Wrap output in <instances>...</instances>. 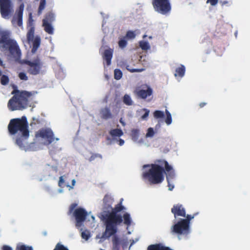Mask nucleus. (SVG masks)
<instances>
[{"instance_id":"nucleus-12","label":"nucleus","mask_w":250,"mask_h":250,"mask_svg":"<svg viewBox=\"0 0 250 250\" xmlns=\"http://www.w3.org/2000/svg\"><path fill=\"white\" fill-rule=\"evenodd\" d=\"M4 48L8 49L10 54L14 58H20L21 57V50L17 42L14 40H13L11 42H10Z\"/></svg>"},{"instance_id":"nucleus-21","label":"nucleus","mask_w":250,"mask_h":250,"mask_svg":"<svg viewBox=\"0 0 250 250\" xmlns=\"http://www.w3.org/2000/svg\"><path fill=\"white\" fill-rule=\"evenodd\" d=\"M42 26L44 27V31L49 34H53L54 33V29L50 23L42 22Z\"/></svg>"},{"instance_id":"nucleus-45","label":"nucleus","mask_w":250,"mask_h":250,"mask_svg":"<svg viewBox=\"0 0 250 250\" xmlns=\"http://www.w3.org/2000/svg\"><path fill=\"white\" fill-rule=\"evenodd\" d=\"M186 219H183V220H186L187 221L188 224L189 226V222L190 221L194 218V216H191V215H186Z\"/></svg>"},{"instance_id":"nucleus-52","label":"nucleus","mask_w":250,"mask_h":250,"mask_svg":"<svg viewBox=\"0 0 250 250\" xmlns=\"http://www.w3.org/2000/svg\"><path fill=\"white\" fill-rule=\"evenodd\" d=\"M118 141H119V145L121 146H123L125 143L124 140L122 139H120Z\"/></svg>"},{"instance_id":"nucleus-24","label":"nucleus","mask_w":250,"mask_h":250,"mask_svg":"<svg viewBox=\"0 0 250 250\" xmlns=\"http://www.w3.org/2000/svg\"><path fill=\"white\" fill-rule=\"evenodd\" d=\"M115 234L113 235L112 237L113 248L114 250H118L120 246V240L119 238Z\"/></svg>"},{"instance_id":"nucleus-10","label":"nucleus","mask_w":250,"mask_h":250,"mask_svg":"<svg viewBox=\"0 0 250 250\" xmlns=\"http://www.w3.org/2000/svg\"><path fill=\"white\" fill-rule=\"evenodd\" d=\"M73 214L76 220V227H81L87 216V211L84 208H79L75 209Z\"/></svg>"},{"instance_id":"nucleus-31","label":"nucleus","mask_w":250,"mask_h":250,"mask_svg":"<svg viewBox=\"0 0 250 250\" xmlns=\"http://www.w3.org/2000/svg\"><path fill=\"white\" fill-rule=\"evenodd\" d=\"M123 102L124 103V104L127 105H130L132 104V101L131 100L130 97L127 94H125L124 96Z\"/></svg>"},{"instance_id":"nucleus-35","label":"nucleus","mask_w":250,"mask_h":250,"mask_svg":"<svg viewBox=\"0 0 250 250\" xmlns=\"http://www.w3.org/2000/svg\"><path fill=\"white\" fill-rule=\"evenodd\" d=\"M166 113L167 115V118L166 119L165 122L167 125H169L172 122L171 115L170 112L167 110H166Z\"/></svg>"},{"instance_id":"nucleus-43","label":"nucleus","mask_w":250,"mask_h":250,"mask_svg":"<svg viewBox=\"0 0 250 250\" xmlns=\"http://www.w3.org/2000/svg\"><path fill=\"white\" fill-rule=\"evenodd\" d=\"M41 123V121L38 119H37L35 117L32 118V121L31 122L30 125L32 126L33 125H36L37 124H39Z\"/></svg>"},{"instance_id":"nucleus-15","label":"nucleus","mask_w":250,"mask_h":250,"mask_svg":"<svg viewBox=\"0 0 250 250\" xmlns=\"http://www.w3.org/2000/svg\"><path fill=\"white\" fill-rule=\"evenodd\" d=\"M145 88L146 89H138L136 91V95L139 98L145 99L152 94V89L149 86L145 85L144 88Z\"/></svg>"},{"instance_id":"nucleus-47","label":"nucleus","mask_w":250,"mask_h":250,"mask_svg":"<svg viewBox=\"0 0 250 250\" xmlns=\"http://www.w3.org/2000/svg\"><path fill=\"white\" fill-rule=\"evenodd\" d=\"M64 183V180L63 178V176H61L59 178V181L58 183V185L60 187H62V185Z\"/></svg>"},{"instance_id":"nucleus-8","label":"nucleus","mask_w":250,"mask_h":250,"mask_svg":"<svg viewBox=\"0 0 250 250\" xmlns=\"http://www.w3.org/2000/svg\"><path fill=\"white\" fill-rule=\"evenodd\" d=\"M161 165H165V169L167 172L166 178L167 182L168 189L172 190L174 188L173 184L171 183L170 180L175 177L174 171L172 166L169 165L168 162L166 160H160L158 161Z\"/></svg>"},{"instance_id":"nucleus-27","label":"nucleus","mask_w":250,"mask_h":250,"mask_svg":"<svg viewBox=\"0 0 250 250\" xmlns=\"http://www.w3.org/2000/svg\"><path fill=\"white\" fill-rule=\"evenodd\" d=\"M139 130L137 129H133L132 130L131 132V136L132 139L134 141H136L139 138Z\"/></svg>"},{"instance_id":"nucleus-37","label":"nucleus","mask_w":250,"mask_h":250,"mask_svg":"<svg viewBox=\"0 0 250 250\" xmlns=\"http://www.w3.org/2000/svg\"><path fill=\"white\" fill-rule=\"evenodd\" d=\"M126 69H127V70H128L129 72H130L131 73L141 72H142V71H144L145 70V68H137V69H136V68H130L129 67V65H127L126 66Z\"/></svg>"},{"instance_id":"nucleus-49","label":"nucleus","mask_w":250,"mask_h":250,"mask_svg":"<svg viewBox=\"0 0 250 250\" xmlns=\"http://www.w3.org/2000/svg\"><path fill=\"white\" fill-rule=\"evenodd\" d=\"M145 110V114L142 115V118L143 119H146L148 116V115H149V111L146 109H144Z\"/></svg>"},{"instance_id":"nucleus-13","label":"nucleus","mask_w":250,"mask_h":250,"mask_svg":"<svg viewBox=\"0 0 250 250\" xmlns=\"http://www.w3.org/2000/svg\"><path fill=\"white\" fill-rule=\"evenodd\" d=\"M13 40L10 38V33L6 31H0V47L4 48Z\"/></svg>"},{"instance_id":"nucleus-48","label":"nucleus","mask_w":250,"mask_h":250,"mask_svg":"<svg viewBox=\"0 0 250 250\" xmlns=\"http://www.w3.org/2000/svg\"><path fill=\"white\" fill-rule=\"evenodd\" d=\"M77 204L76 203H73L71 205L69 209V213L70 214L74 209V208L77 207Z\"/></svg>"},{"instance_id":"nucleus-26","label":"nucleus","mask_w":250,"mask_h":250,"mask_svg":"<svg viewBox=\"0 0 250 250\" xmlns=\"http://www.w3.org/2000/svg\"><path fill=\"white\" fill-rule=\"evenodd\" d=\"M54 15L52 13H48L46 14L45 18L42 20V22L51 23L54 21Z\"/></svg>"},{"instance_id":"nucleus-28","label":"nucleus","mask_w":250,"mask_h":250,"mask_svg":"<svg viewBox=\"0 0 250 250\" xmlns=\"http://www.w3.org/2000/svg\"><path fill=\"white\" fill-rule=\"evenodd\" d=\"M34 22V21L33 19L32 13H30L29 14L28 20L27 22V28H30V27H35Z\"/></svg>"},{"instance_id":"nucleus-56","label":"nucleus","mask_w":250,"mask_h":250,"mask_svg":"<svg viewBox=\"0 0 250 250\" xmlns=\"http://www.w3.org/2000/svg\"><path fill=\"white\" fill-rule=\"evenodd\" d=\"M120 122L122 124V125L123 126L125 125V123L124 121H123L122 119H121L120 120Z\"/></svg>"},{"instance_id":"nucleus-53","label":"nucleus","mask_w":250,"mask_h":250,"mask_svg":"<svg viewBox=\"0 0 250 250\" xmlns=\"http://www.w3.org/2000/svg\"><path fill=\"white\" fill-rule=\"evenodd\" d=\"M206 104H207V103H205V102L201 103L199 104V106H200V108H202V107H203L204 106H205Z\"/></svg>"},{"instance_id":"nucleus-19","label":"nucleus","mask_w":250,"mask_h":250,"mask_svg":"<svg viewBox=\"0 0 250 250\" xmlns=\"http://www.w3.org/2000/svg\"><path fill=\"white\" fill-rule=\"evenodd\" d=\"M100 113L101 114V118L103 119L107 120L112 118V114L110 112V110L107 107L101 109Z\"/></svg>"},{"instance_id":"nucleus-22","label":"nucleus","mask_w":250,"mask_h":250,"mask_svg":"<svg viewBox=\"0 0 250 250\" xmlns=\"http://www.w3.org/2000/svg\"><path fill=\"white\" fill-rule=\"evenodd\" d=\"M110 135L113 138L115 137H121L123 135V132L121 129L116 128L111 129L109 131Z\"/></svg>"},{"instance_id":"nucleus-9","label":"nucleus","mask_w":250,"mask_h":250,"mask_svg":"<svg viewBox=\"0 0 250 250\" xmlns=\"http://www.w3.org/2000/svg\"><path fill=\"white\" fill-rule=\"evenodd\" d=\"M35 137L45 139L47 145L50 144L55 139L52 130L49 128L40 129L36 133Z\"/></svg>"},{"instance_id":"nucleus-40","label":"nucleus","mask_w":250,"mask_h":250,"mask_svg":"<svg viewBox=\"0 0 250 250\" xmlns=\"http://www.w3.org/2000/svg\"><path fill=\"white\" fill-rule=\"evenodd\" d=\"M140 46L143 50H147L149 48L148 43L146 42H140Z\"/></svg>"},{"instance_id":"nucleus-39","label":"nucleus","mask_w":250,"mask_h":250,"mask_svg":"<svg viewBox=\"0 0 250 250\" xmlns=\"http://www.w3.org/2000/svg\"><path fill=\"white\" fill-rule=\"evenodd\" d=\"M53 250H69L66 247H65L64 245L61 244L60 243H58L56 244L54 249Z\"/></svg>"},{"instance_id":"nucleus-14","label":"nucleus","mask_w":250,"mask_h":250,"mask_svg":"<svg viewBox=\"0 0 250 250\" xmlns=\"http://www.w3.org/2000/svg\"><path fill=\"white\" fill-rule=\"evenodd\" d=\"M171 211L174 214L175 219L178 216L186 217V210L181 204L174 205Z\"/></svg>"},{"instance_id":"nucleus-55","label":"nucleus","mask_w":250,"mask_h":250,"mask_svg":"<svg viewBox=\"0 0 250 250\" xmlns=\"http://www.w3.org/2000/svg\"><path fill=\"white\" fill-rule=\"evenodd\" d=\"M75 182H76L75 180V179H73V180H72V187H70V188H73V186L75 185Z\"/></svg>"},{"instance_id":"nucleus-51","label":"nucleus","mask_w":250,"mask_h":250,"mask_svg":"<svg viewBox=\"0 0 250 250\" xmlns=\"http://www.w3.org/2000/svg\"><path fill=\"white\" fill-rule=\"evenodd\" d=\"M2 250H12V249L8 246H4L2 247Z\"/></svg>"},{"instance_id":"nucleus-4","label":"nucleus","mask_w":250,"mask_h":250,"mask_svg":"<svg viewBox=\"0 0 250 250\" xmlns=\"http://www.w3.org/2000/svg\"><path fill=\"white\" fill-rule=\"evenodd\" d=\"M8 130L10 135L18 133L25 138H29V131L26 118L22 116L21 118L11 119L8 125Z\"/></svg>"},{"instance_id":"nucleus-57","label":"nucleus","mask_w":250,"mask_h":250,"mask_svg":"<svg viewBox=\"0 0 250 250\" xmlns=\"http://www.w3.org/2000/svg\"><path fill=\"white\" fill-rule=\"evenodd\" d=\"M2 61L0 59V65H2Z\"/></svg>"},{"instance_id":"nucleus-16","label":"nucleus","mask_w":250,"mask_h":250,"mask_svg":"<svg viewBox=\"0 0 250 250\" xmlns=\"http://www.w3.org/2000/svg\"><path fill=\"white\" fill-rule=\"evenodd\" d=\"M24 9L23 4H21L20 6L19 10L17 11V17H14L12 21L13 24H14L16 21L17 25L21 27L22 25V16Z\"/></svg>"},{"instance_id":"nucleus-6","label":"nucleus","mask_w":250,"mask_h":250,"mask_svg":"<svg viewBox=\"0 0 250 250\" xmlns=\"http://www.w3.org/2000/svg\"><path fill=\"white\" fill-rule=\"evenodd\" d=\"M24 63L29 66L27 71L30 74L37 75L40 73L43 63L39 59H35L33 61L26 60Z\"/></svg>"},{"instance_id":"nucleus-38","label":"nucleus","mask_w":250,"mask_h":250,"mask_svg":"<svg viewBox=\"0 0 250 250\" xmlns=\"http://www.w3.org/2000/svg\"><path fill=\"white\" fill-rule=\"evenodd\" d=\"M119 46L121 48H125L127 45V41L125 40V37L121 39L118 42Z\"/></svg>"},{"instance_id":"nucleus-33","label":"nucleus","mask_w":250,"mask_h":250,"mask_svg":"<svg viewBox=\"0 0 250 250\" xmlns=\"http://www.w3.org/2000/svg\"><path fill=\"white\" fill-rule=\"evenodd\" d=\"M154 117L156 119L163 118L165 117L163 111L160 110H156L153 113Z\"/></svg>"},{"instance_id":"nucleus-29","label":"nucleus","mask_w":250,"mask_h":250,"mask_svg":"<svg viewBox=\"0 0 250 250\" xmlns=\"http://www.w3.org/2000/svg\"><path fill=\"white\" fill-rule=\"evenodd\" d=\"M15 250H33L32 247L27 246L25 245L18 244Z\"/></svg>"},{"instance_id":"nucleus-23","label":"nucleus","mask_w":250,"mask_h":250,"mask_svg":"<svg viewBox=\"0 0 250 250\" xmlns=\"http://www.w3.org/2000/svg\"><path fill=\"white\" fill-rule=\"evenodd\" d=\"M185 67L183 65H181L180 67L176 69L174 74L175 76L183 77L185 73Z\"/></svg>"},{"instance_id":"nucleus-25","label":"nucleus","mask_w":250,"mask_h":250,"mask_svg":"<svg viewBox=\"0 0 250 250\" xmlns=\"http://www.w3.org/2000/svg\"><path fill=\"white\" fill-rule=\"evenodd\" d=\"M28 31L27 33V40L29 42L33 40L34 37L35 27H30V28H27Z\"/></svg>"},{"instance_id":"nucleus-42","label":"nucleus","mask_w":250,"mask_h":250,"mask_svg":"<svg viewBox=\"0 0 250 250\" xmlns=\"http://www.w3.org/2000/svg\"><path fill=\"white\" fill-rule=\"evenodd\" d=\"M19 77L21 80L27 81L28 80V77L24 72H20L19 74Z\"/></svg>"},{"instance_id":"nucleus-20","label":"nucleus","mask_w":250,"mask_h":250,"mask_svg":"<svg viewBox=\"0 0 250 250\" xmlns=\"http://www.w3.org/2000/svg\"><path fill=\"white\" fill-rule=\"evenodd\" d=\"M33 41V47L32 48V52L35 53L41 44V38L39 36H36Z\"/></svg>"},{"instance_id":"nucleus-50","label":"nucleus","mask_w":250,"mask_h":250,"mask_svg":"<svg viewBox=\"0 0 250 250\" xmlns=\"http://www.w3.org/2000/svg\"><path fill=\"white\" fill-rule=\"evenodd\" d=\"M97 157H101V156L99 154H93L90 157L89 160H90V161H92V160H94Z\"/></svg>"},{"instance_id":"nucleus-1","label":"nucleus","mask_w":250,"mask_h":250,"mask_svg":"<svg viewBox=\"0 0 250 250\" xmlns=\"http://www.w3.org/2000/svg\"><path fill=\"white\" fill-rule=\"evenodd\" d=\"M104 208L107 211L103 210L99 217L104 223L105 229L103 233V238H109L118 231V226L124 224L129 227L131 224V218L129 213L125 212L123 216L118 213L125 208L122 202L118 204L114 208L111 207L112 200L110 196L105 195L103 199Z\"/></svg>"},{"instance_id":"nucleus-54","label":"nucleus","mask_w":250,"mask_h":250,"mask_svg":"<svg viewBox=\"0 0 250 250\" xmlns=\"http://www.w3.org/2000/svg\"><path fill=\"white\" fill-rule=\"evenodd\" d=\"M220 2L222 5H224L228 3V1L227 0L221 1Z\"/></svg>"},{"instance_id":"nucleus-46","label":"nucleus","mask_w":250,"mask_h":250,"mask_svg":"<svg viewBox=\"0 0 250 250\" xmlns=\"http://www.w3.org/2000/svg\"><path fill=\"white\" fill-rule=\"evenodd\" d=\"M218 2V0H207V3H210L211 6L216 5Z\"/></svg>"},{"instance_id":"nucleus-44","label":"nucleus","mask_w":250,"mask_h":250,"mask_svg":"<svg viewBox=\"0 0 250 250\" xmlns=\"http://www.w3.org/2000/svg\"><path fill=\"white\" fill-rule=\"evenodd\" d=\"M81 236L83 239H84L86 240H88L90 237V235L88 232L86 233L84 231L82 232Z\"/></svg>"},{"instance_id":"nucleus-3","label":"nucleus","mask_w":250,"mask_h":250,"mask_svg":"<svg viewBox=\"0 0 250 250\" xmlns=\"http://www.w3.org/2000/svg\"><path fill=\"white\" fill-rule=\"evenodd\" d=\"M164 160L159 159L155 161V164L145 165L144 167H150V169L143 174L144 178L148 180L151 184L156 185L161 183L164 180V173H167L165 165H161L158 161Z\"/></svg>"},{"instance_id":"nucleus-18","label":"nucleus","mask_w":250,"mask_h":250,"mask_svg":"<svg viewBox=\"0 0 250 250\" xmlns=\"http://www.w3.org/2000/svg\"><path fill=\"white\" fill-rule=\"evenodd\" d=\"M113 53V50L111 48L105 50L103 53V59L106 61V65L108 66L110 65L111 64V61L112 58Z\"/></svg>"},{"instance_id":"nucleus-58","label":"nucleus","mask_w":250,"mask_h":250,"mask_svg":"<svg viewBox=\"0 0 250 250\" xmlns=\"http://www.w3.org/2000/svg\"><path fill=\"white\" fill-rule=\"evenodd\" d=\"M56 140L58 141L59 140V139L58 138H56Z\"/></svg>"},{"instance_id":"nucleus-32","label":"nucleus","mask_w":250,"mask_h":250,"mask_svg":"<svg viewBox=\"0 0 250 250\" xmlns=\"http://www.w3.org/2000/svg\"><path fill=\"white\" fill-rule=\"evenodd\" d=\"M46 5V0H41L40 2L39 7L38 8V14L40 15L42 10L44 9Z\"/></svg>"},{"instance_id":"nucleus-30","label":"nucleus","mask_w":250,"mask_h":250,"mask_svg":"<svg viewBox=\"0 0 250 250\" xmlns=\"http://www.w3.org/2000/svg\"><path fill=\"white\" fill-rule=\"evenodd\" d=\"M114 79L119 80L121 79L123 76L122 72L119 69H115L114 70Z\"/></svg>"},{"instance_id":"nucleus-36","label":"nucleus","mask_w":250,"mask_h":250,"mask_svg":"<svg viewBox=\"0 0 250 250\" xmlns=\"http://www.w3.org/2000/svg\"><path fill=\"white\" fill-rule=\"evenodd\" d=\"M136 34L135 32L133 31H128L126 32L125 37V38H126L127 39H133L135 38Z\"/></svg>"},{"instance_id":"nucleus-7","label":"nucleus","mask_w":250,"mask_h":250,"mask_svg":"<svg viewBox=\"0 0 250 250\" xmlns=\"http://www.w3.org/2000/svg\"><path fill=\"white\" fill-rule=\"evenodd\" d=\"M13 8L11 0H0V12L3 18H9L13 11Z\"/></svg>"},{"instance_id":"nucleus-11","label":"nucleus","mask_w":250,"mask_h":250,"mask_svg":"<svg viewBox=\"0 0 250 250\" xmlns=\"http://www.w3.org/2000/svg\"><path fill=\"white\" fill-rule=\"evenodd\" d=\"M186 220L181 219L173 226L172 231L177 234L187 233L189 231V226Z\"/></svg>"},{"instance_id":"nucleus-17","label":"nucleus","mask_w":250,"mask_h":250,"mask_svg":"<svg viewBox=\"0 0 250 250\" xmlns=\"http://www.w3.org/2000/svg\"><path fill=\"white\" fill-rule=\"evenodd\" d=\"M28 138L23 137L22 135L17 137L16 139V144L22 150L27 151L28 149V145L26 140Z\"/></svg>"},{"instance_id":"nucleus-5","label":"nucleus","mask_w":250,"mask_h":250,"mask_svg":"<svg viewBox=\"0 0 250 250\" xmlns=\"http://www.w3.org/2000/svg\"><path fill=\"white\" fill-rule=\"evenodd\" d=\"M152 5L156 11L162 15L169 14L171 10L169 0H152Z\"/></svg>"},{"instance_id":"nucleus-41","label":"nucleus","mask_w":250,"mask_h":250,"mask_svg":"<svg viewBox=\"0 0 250 250\" xmlns=\"http://www.w3.org/2000/svg\"><path fill=\"white\" fill-rule=\"evenodd\" d=\"M154 135V131L153 128L152 127H149L147 129V133L146 134V137H152Z\"/></svg>"},{"instance_id":"nucleus-2","label":"nucleus","mask_w":250,"mask_h":250,"mask_svg":"<svg viewBox=\"0 0 250 250\" xmlns=\"http://www.w3.org/2000/svg\"><path fill=\"white\" fill-rule=\"evenodd\" d=\"M11 94L13 96L9 100L7 106L10 110L15 111L26 108L29 101L33 100L35 92L15 89Z\"/></svg>"},{"instance_id":"nucleus-34","label":"nucleus","mask_w":250,"mask_h":250,"mask_svg":"<svg viewBox=\"0 0 250 250\" xmlns=\"http://www.w3.org/2000/svg\"><path fill=\"white\" fill-rule=\"evenodd\" d=\"M9 82V78L7 76L3 75L0 78V83L2 85H5L8 83Z\"/></svg>"}]
</instances>
